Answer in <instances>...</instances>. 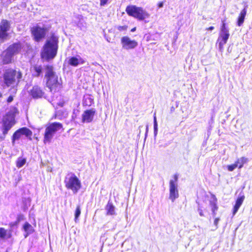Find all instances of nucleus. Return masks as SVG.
Returning a JSON list of instances; mask_svg holds the SVG:
<instances>
[{"label": "nucleus", "instance_id": "31", "mask_svg": "<svg viewBox=\"0 0 252 252\" xmlns=\"http://www.w3.org/2000/svg\"><path fill=\"white\" fill-rule=\"evenodd\" d=\"M220 218L217 217L215 218L214 221V224L215 225L216 228H218V223L220 220Z\"/></svg>", "mask_w": 252, "mask_h": 252}, {"label": "nucleus", "instance_id": "9", "mask_svg": "<svg viewBox=\"0 0 252 252\" xmlns=\"http://www.w3.org/2000/svg\"><path fill=\"white\" fill-rule=\"evenodd\" d=\"M65 183L66 187L71 189L74 193L78 191L79 187L78 179L73 174H68L65 178Z\"/></svg>", "mask_w": 252, "mask_h": 252}, {"label": "nucleus", "instance_id": "17", "mask_svg": "<svg viewBox=\"0 0 252 252\" xmlns=\"http://www.w3.org/2000/svg\"><path fill=\"white\" fill-rule=\"evenodd\" d=\"M211 197L212 198V200L210 201L209 203L211 207L212 215L214 217H215L216 215V211H218L219 208L218 206L217 205L218 200L214 194H212Z\"/></svg>", "mask_w": 252, "mask_h": 252}, {"label": "nucleus", "instance_id": "8", "mask_svg": "<svg viewBox=\"0 0 252 252\" xmlns=\"http://www.w3.org/2000/svg\"><path fill=\"white\" fill-rule=\"evenodd\" d=\"M32 131L26 127H23L17 130L13 134L12 138V143L14 145L15 141L21 138L23 136L32 140Z\"/></svg>", "mask_w": 252, "mask_h": 252}, {"label": "nucleus", "instance_id": "32", "mask_svg": "<svg viewBox=\"0 0 252 252\" xmlns=\"http://www.w3.org/2000/svg\"><path fill=\"white\" fill-rule=\"evenodd\" d=\"M100 0V5L104 6L108 2V0Z\"/></svg>", "mask_w": 252, "mask_h": 252}, {"label": "nucleus", "instance_id": "26", "mask_svg": "<svg viewBox=\"0 0 252 252\" xmlns=\"http://www.w3.org/2000/svg\"><path fill=\"white\" fill-rule=\"evenodd\" d=\"M8 34L7 32L0 30V44L7 39Z\"/></svg>", "mask_w": 252, "mask_h": 252}, {"label": "nucleus", "instance_id": "25", "mask_svg": "<svg viewBox=\"0 0 252 252\" xmlns=\"http://www.w3.org/2000/svg\"><path fill=\"white\" fill-rule=\"evenodd\" d=\"M10 234L7 233V231L3 228H0V240L10 238Z\"/></svg>", "mask_w": 252, "mask_h": 252}, {"label": "nucleus", "instance_id": "19", "mask_svg": "<svg viewBox=\"0 0 252 252\" xmlns=\"http://www.w3.org/2000/svg\"><path fill=\"white\" fill-rule=\"evenodd\" d=\"M244 199H245L244 195L239 196L237 198L236 202H235V204L233 208L232 214L233 215H234L237 213V212L239 210V208L242 204Z\"/></svg>", "mask_w": 252, "mask_h": 252}, {"label": "nucleus", "instance_id": "43", "mask_svg": "<svg viewBox=\"0 0 252 252\" xmlns=\"http://www.w3.org/2000/svg\"><path fill=\"white\" fill-rule=\"evenodd\" d=\"M159 6L160 7L162 6V3H161L159 4Z\"/></svg>", "mask_w": 252, "mask_h": 252}, {"label": "nucleus", "instance_id": "27", "mask_svg": "<svg viewBox=\"0 0 252 252\" xmlns=\"http://www.w3.org/2000/svg\"><path fill=\"white\" fill-rule=\"evenodd\" d=\"M68 63L71 65L76 66L79 63L78 59L76 57H71L68 60Z\"/></svg>", "mask_w": 252, "mask_h": 252}, {"label": "nucleus", "instance_id": "1", "mask_svg": "<svg viewBox=\"0 0 252 252\" xmlns=\"http://www.w3.org/2000/svg\"><path fill=\"white\" fill-rule=\"evenodd\" d=\"M58 42V37L54 34L48 38L42 49L41 53L42 58L46 61L54 59L57 55Z\"/></svg>", "mask_w": 252, "mask_h": 252}, {"label": "nucleus", "instance_id": "33", "mask_svg": "<svg viewBox=\"0 0 252 252\" xmlns=\"http://www.w3.org/2000/svg\"><path fill=\"white\" fill-rule=\"evenodd\" d=\"M198 211L199 212V215L201 217H204L205 216V215L203 213V210L202 209V208L201 207H198Z\"/></svg>", "mask_w": 252, "mask_h": 252}, {"label": "nucleus", "instance_id": "10", "mask_svg": "<svg viewBox=\"0 0 252 252\" xmlns=\"http://www.w3.org/2000/svg\"><path fill=\"white\" fill-rule=\"evenodd\" d=\"M174 180L169 182V198L172 202L179 197L178 190L176 186L178 176L177 174L173 175Z\"/></svg>", "mask_w": 252, "mask_h": 252}, {"label": "nucleus", "instance_id": "40", "mask_svg": "<svg viewBox=\"0 0 252 252\" xmlns=\"http://www.w3.org/2000/svg\"><path fill=\"white\" fill-rule=\"evenodd\" d=\"M17 223H18L17 221L16 222L11 223H10V226L11 227L13 226L14 225H16Z\"/></svg>", "mask_w": 252, "mask_h": 252}, {"label": "nucleus", "instance_id": "22", "mask_svg": "<svg viewBox=\"0 0 252 252\" xmlns=\"http://www.w3.org/2000/svg\"><path fill=\"white\" fill-rule=\"evenodd\" d=\"M23 228L24 231L26 232L25 237H27L30 234H31L33 232L32 226L27 222L24 224Z\"/></svg>", "mask_w": 252, "mask_h": 252}, {"label": "nucleus", "instance_id": "13", "mask_svg": "<svg viewBox=\"0 0 252 252\" xmlns=\"http://www.w3.org/2000/svg\"><path fill=\"white\" fill-rule=\"evenodd\" d=\"M248 159L245 157H241L238 159L234 163L227 166V169L229 171H232L234 169L238 167L239 169L242 168L245 163L248 162Z\"/></svg>", "mask_w": 252, "mask_h": 252}, {"label": "nucleus", "instance_id": "7", "mask_svg": "<svg viewBox=\"0 0 252 252\" xmlns=\"http://www.w3.org/2000/svg\"><path fill=\"white\" fill-rule=\"evenodd\" d=\"M62 127L63 126L60 123L50 124L45 129L44 142L45 143L50 142L56 132L62 128Z\"/></svg>", "mask_w": 252, "mask_h": 252}, {"label": "nucleus", "instance_id": "2", "mask_svg": "<svg viewBox=\"0 0 252 252\" xmlns=\"http://www.w3.org/2000/svg\"><path fill=\"white\" fill-rule=\"evenodd\" d=\"M127 14L139 20L148 22L150 14L143 7L135 5H129L126 8Z\"/></svg>", "mask_w": 252, "mask_h": 252}, {"label": "nucleus", "instance_id": "14", "mask_svg": "<svg viewBox=\"0 0 252 252\" xmlns=\"http://www.w3.org/2000/svg\"><path fill=\"white\" fill-rule=\"evenodd\" d=\"M95 111L93 109L86 110L82 115V122L90 123L93 120Z\"/></svg>", "mask_w": 252, "mask_h": 252}, {"label": "nucleus", "instance_id": "37", "mask_svg": "<svg viewBox=\"0 0 252 252\" xmlns=\"http://www.w3.org/2000/svg\"><path fill=\"white\" fill-rule=\"evenodd\" d=\"M23 218V215H19L17 218V222H19Z\"/></svg>", "mask_w": 252, "mask_h": 252}, {"label": "nucleus", "instance_id": "18", "mask_svg": "<svg viewBox=\"0 0 252 252\" xmlns=\"http://www.w3.org/2000/svg\"><path fill=\"white\" fill-rule=\"evenodd\" d=\"M31 95L35 98L41 97L44 93L42 90L38 86H34L30 92Z\"/></svg>", "mask_w": 252, "mask_h": 252}, {"label": "nucleus", "instance_id": "23", "mask_svg": "<svg viewBox=\"0 0 252 252\" xmlns=\"http://www.w3.org/2000/svg\"><path fill=\"white\" fill-rule=\"evenodd\" d=\"M107 215H113L115 214V207L112 203L108 202L106 206Z\"/></svg>", "mask_w": 252, "mask_h": 252}, {"label": "nucleus", "instance_id": "11", "mask_svg": "<svg viewBox=\"0 0 252 252\" xmlns=\"http://www.w3.org/2000/svg\"><path fill=\"white\" fill-rule=\"evenodd\" d=\"M121 42L123 48L128 50L135 48L138 43L135 40H131L127 36H123L121 39Z\"/></svg>", "mask_w": 252, "mask_h": 252}, {"label": "nucleus", "instance_id": "34", "mask_svg": "<svg viewBox=\"0 0 252 252\" xmlns=\"http://www.w3.org/2000/svg\"><path fill=\"white\" fill-rule=\"evenodd\" d=\"M75 221H76L78 217L79 216V206H77L75 211Z\"/></svg>", "mask_w": 252, "mask_h": 252}, {"label": "nucleus", "instance_id": "44", "mask_svg": "<svg viewBox=\"0 0 252 252\" xmlns=\"http://www.w3.org/2000/svg\"><path fill=\"white\" fill-rule=\"evenodd\" d=\"M241 163V160H240V162L239 163H238V165H239V164H240Z\"/></svg>", "mask_w": 252, "mask_h": 252}, {"label": "nucleus", "instance_id": "16", "mask_svg": "<svg viewBox=\"0 0 252 252\" xmlns=\"http://www.w3.org/2000/svg\"><path fill=\"white\" fill-rule=\"evenodd\" d=\"M13 55L9 52L7 49L4 51L1 56V59L2 60V63L3 64H8L11 62Z\"/></svg>", "mask_w": 252, "mask_h": 252}, {"label": "nucleus", "instance_id": "3", "mask_svg": "<svg viewBox=\"0 0 252 252\" xmlns=\"http://www.w3.org/2000/svg\"><path fill=\"white\" fill-rule=\"evenodd\" d=\"M22 77L20 71L9 68L6 69L3 74V82L7 87H14L18 84Z\"/></svg>", "mask_w": 252, "mask_h": 252}, {"label": "nucleus", "instance_id": "42", "mask_svg": "<svg viewBox=\"0 0 252 252\" xmlns=\"http://www.w3.org/2000/svg\"><path fill=\"white\" fill-rule=\"evenodd\" d=\"M174 109H175V108H174V107L173 106L171 107V111H174Z\"/></svg>", "mask_w": 252, "mask_h": 252}, {"label": "nucleus", "instance_id": "15", "mask_svg": "<svg viewBox=\"0 0 252 252\" xmlns=\"http://www.w3.org/2000/svg\"><path fill=\"white\" fill-rule=\"evenodd\" d=\"M22 49L21 44L19 42L14 43L10 45L7 49V50L11 53L13 56L18 54Z\"/></svg>", "mask_w": 252, "mask_h": 252}, {"label": "nucleus", "instance_id": "41", "mask_svg": "<svg viewBox=\"0 0 252 252\" xmlns=\"http://www.w3.org/2000/svg\"><path fill=\"white\" fill-rule=\"evenodd\" d=\"M135 30H136V27H134V28H133L132 29H131L130 31L131 32H134L135 31Z\"/></svg>", "mask_w": 252, "mask_h": 252}, {"label": "nucleus", "instance_id": "20", "mask_svg": "<svg viewBox=\"0 0 252 252\" xmlns=\"http://www.w3.org/2000/svg\"><path fill=\"white\" fill-rule=\"evenodd\" d=\"M247 6H246L240 12L237 19V25L241 26L244 22L245 17L247 14Z\"/></svg>", "mask_w": 252, "mask_h": 252}, {"label": "nucleus", "instance_id": "45", "mask_svg": "<svg viewBox=\"0 0 252 252\" xmlns=\"http://www.w3.org/2000/svg\"><path fill=\"white\" fill-rule=\"evenodd\" d=\"M2 96V94L1 93H0V97H1Z\"/></svg>", "mask_w": 252, "mask_h": 252}, {"label": "nucleus", "instance_id": "6", "mask_svg": "<svg viewBox=\"0 0 252 252\" xmlns=\"http://www.w3.org/2000/svg\"><path fill=\"white\" fill-rule=\"evenodd\" d=\"M50 28V26L45 25H43L42 26L37 25L33 27L31 29V32L34 40L36 42H39L44 38Z\"/></svg>", "mask_w": 252, "mask_h": 252}, {"label": "nucleus", "instance_id": "12", "mask_svg": "<svg viewBox=\"0 0 252 252\" xmlns=\"http://www.w3.org/2000/svg\"><path fill=\"white\" fill-rule=\"evenodd\" d=\"M229 37V32H220L217 41V44L219 45L220 50H223V46L227 43Z\"/></svg>", "mask_w": 252, "mask_h": 252}, {"label": "nucleus", "instance_id": "28", "mask_svg": "<svg viewBox=\"0 0 252 252\" xmlns=\"http://www.w3.org/2000/svg\"><path fill=\"white\" fill-rule=\"evenodd\" d=\"M33 69L36 73L35 75L36 76H38L41 72L42 67L40 65H35L33 67Z\"/></svg>", "mask_w": 252, "mask_h": 252}, {"label": "nucleus", "instance_id": "30", "mask_svg": "<svg viewBox=\"0 0 252 252\" xmlns=\"http://www.w3.org/2000/svg\"><path fill=\"white\" fill-rule=\"evenodd\" d=\"M117 29L119 32L126 31L127 30L128 26L127 25L119 26Z\"/></svg>", "mask_w": 252, "mask_h": 252}, {"label": "nucleus", "instance_id": "35", "mask_svg": "<svg viewBox=\"0 0 252 252\" xmlns=\"http://www.w3.org/2000/svg\"><path fill=\"white\" fill-rule=\"evenodd\" d=\"M158 126L157 120L156 117H154V129H157Z\"/></svg>", "mask_w": 252, "mask_h": 252}, {"label": "nucleus", "instance_id": "38", "mask_svg": "<svg viewBox=\"0 0 252 252\" xmlns=\"http://www.w3.org/2000/svg\"><path fill=\"white\" fill-rule=\"evenodd\" d=\"M78 110H74V112H73V118L74 117H75L76 118L77 116V113H78Z\"/></svg>", "mask_w": 252, "mask_h": 252}, {"label": "nucleus", "instance_id": "39", "mask_svg": "<svg viewBox=\"0 0 252 252\" xmlns=\"http://www.w3.org/2000/svg\"><path fill=\"white\" fill-rule=\"evenodd\" d=\"M214 28H215L214 27L210 26V27H209L208 28H207L206 29V30H207V31H212V30H213L214 29Z\"/></svg>", "mask_w": 252, "mask_h": 252}, {"label": "nucleus", "instance_id": "4", "mask_svg": "<svg viewBox=\"0 0 252 252\" xmlns=\"http://www.w3.org/2000/svg\"><path fill=\"white\" fill-rule=\"evenodd\" d=\"M17 113V109L16 107H12L3 117L2 122L1 130L4 135H5L15 124V117Z\"/></svg>", "mask_w": 252, "mask_h": 252}, {"label": "nucleus", "instance_id": "21", "mask_svg": "<svg viewBox=\"0 0 252 252\" xmlns=\"http://www.w3.org/2000/svg\"><path fill=\"white\" fill-rule=\"evenodd\" d=\"M10 28V24L6 20H2L0 24V30L1 31L8 32Z\"/></svg>", "mask_w": 252, "mask_h": 252}, {"label": "nucleus", "instance_id": "29", "mask_svg": "<svg viewBox=\"0 0 252 252\" xmlns=\"http://www.w3.org/2000/svg\"><path fill=\"white\" fill-rule=\"evenodd\" d=\"M26 159L24 158H19L17 162V166L18 167H22L26 163Z\"/></svg>", "mask_w": 252, "mask_h": 252}, {"label": "nucleus", "instance_id": "36", "mask_svg": "<svg viewBox=\"0 0 252 252\" xmlns=\"http://www.w3.org/2000/svg\"><path fill=\"white\" fill-rule=\"evenodd\" d=\"M13 100V96L12 95H10L8 97V98H7V101L8 102V103H10L11 102H12Z\"/></svg>", "mask_w": 252, "mask_h": 252}, {"label": "nucleus", "instance_id": "24", "mask_svg": "<svg viewBox=\"0 0 252 252\" xmlns=\"http://www.w3.org/2000/svg\"><path fill=\"white\" fill-rule=\"evenodd\" d=\"M227 18L225 17L221 21V24L220 26V32H229V30L226 27V21Z\"/></svg>", "mask_w": 252, "mask_h": 252}, {"label": "nucleus", "instance_id": "5", "mask_svg": "<svg viewBox=\"0 0 252 252\" xmlns=\"http://www.w3.org/2000/svg\"><path fill=\"white\" fill-rule=\"evenodd\" d=\"M45 77L47 79V87L51 92H55L57 89L60 87L58 77L53 71V68L52 66H46Z\"/></svg>", "mask_w": 252, "mask_h": 252}]
</instances>
